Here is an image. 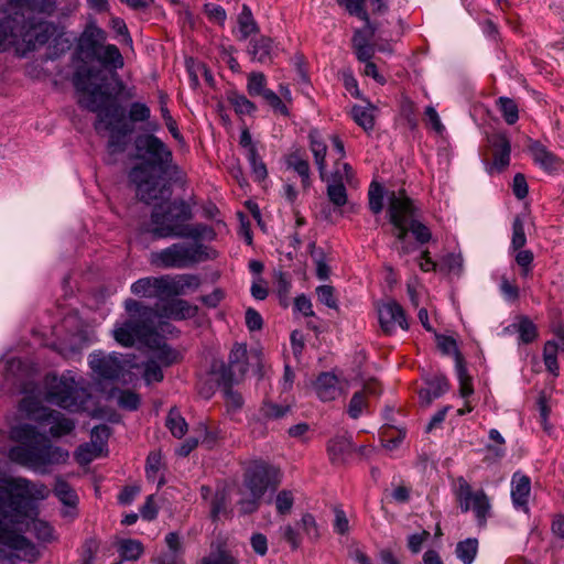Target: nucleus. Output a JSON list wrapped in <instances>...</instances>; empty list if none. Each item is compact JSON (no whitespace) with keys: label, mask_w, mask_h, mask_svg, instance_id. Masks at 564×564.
<instances>
[{"label":"nucleus","mask_w":564,"mask_h":564,"mask_svg":"<svg viewBox=\"0 0 564 564\" xmlns=\"http://www.w3.org/2000/svg\"><path fill=\"white\" fill-rule=\"evenodd\" d=\"M128 317L118 321L112 329L115 340L124 347H131L141 341L147 346L155 344V356L164 364L172 365L178 359V352L172 349L162 337L158 335L154 318H169L182 321L192 318L197 314V306L185 300H171L155 307L143 305L133 299L124 301Z\"/></svg>","instance_id":"nucleus-1"},{"label":"nucleus","mask_w":564,"mask_h":564,"mask_svg":"<svg viewBox=\"0 0 564 564\" xmlns=\"http://www.w3.org/2000/svg\"><path fill=\"white\" fill-rule=\"evenodd\" d=\"M135 149L142 162L131 169L129 178L135 186L137 196L147 204L165 198L169 188L164 175L172 166V151L154 134L138 137Z\"/></svg>","instance_id":"nucleus-2"},{"label":"nucleus","mask_w":564,"mask_h":564,"mask_svg":"<svg viewBox=\"0 0 564 564\" xmlns=\"http://www.w3.org/2000/svg\"><path fill=\"white\" fill-rule=\"evenodd\" d=\"M101 70L93 67H80L74 76V86L80 97L79 105L89 111L97 113L95 130L98 133L110 132L108 150L110 153H121L126 149V135L129 130L126 128L117 129L115 120L117 118L113 109L107 106L108 95L102 90Z\"/></svg>","instance_id":"nucleus-3"},{"label":"nucleus","mask_w":564,"mask_h":564,"mask_svg":"<svg viewBox=\"0 0 564 564\" xmlns=\"http://www.w3.org/2000/svg\"><path fill=\"white\" fill-rule=\"evenodd\" d=\"M4 521L17 525L24 524L25 530L33 533L41 542L50 543L57 539L55 530L48 522L22 514L11 492L0 486V543L19 552V556L23 560L30 562L36 560L39 553L34 544L23 535L3 528Z\"/></svg>","instance_id":"nucleus-4"},{"label":"nucleus","mask_w":564,"mask_h":564,"mask_svg":"<svg viewBox=\"0 0 564 564\" xmlns=\"http://www.w3.org/2000/svg\"><path fill=\"white\" fill-rule=\"evenodd\" d=\"M10 437L21 443L10 449V459L36 473L46 474L51 465L63 464L68 458L67 451L53 446L44 434L30 424L13 426Z\"/></svg>","instance_id":"nucleus-5"},{"label":"nucleus","mask_w":564,"mask_h":564,"mask_svg":"<svg viewBox=\"0 0 564 564\" xmlns=\"http://www.w3.org/2000/svg\"><path fill=\"white\" fill-rule=\"evenodd\" d=\"M388 199V216L397 238L395 248L401 256L411 253L415 247L406 242L408 232L411 231L419 242L425 243L431 239V231L417 219L416 208L403 189L391 192Z\"/></svg>","instance_id":"nucleus-6"},{"label":"nucleus","mask_w":564,"mask_h":564,"mask_svg":"<svg viewBox=\"0 0 564 564\" xmlns=\"http://www.w3.org/2000/svg\"><path fill=\"white\" fill-rule=\"evenodd\" d=\"M217 258V251L203 242H175L152 252L150 262L163 269H187Z\"/></svg>","instance_id":"nucleus-7"},{"label":"nucleus","mask_w":564,"mask_h":564,"mask_svg":"<svg viewBox=\"0 0 564 564\" xmlns=\"http://www.w3.org/2000/svg\"><path fill=\"white\" fill-rule=\"evenodd\" d=\"M107 33L96 24H88L79 39V50L89 59L97 61L110 72L123 67L124 61L119 48L106 44Z\"/></svg>","instance_id":"nucleus-8"},{"label":"nucleus","mask_w":564,"mask_h":564,"mask_svg":"<svg viewBox=\"0 0 564 564\" xmlns=\"http://www.w3.org/2000/svg\"><path fill=\"white\" fill-rule=\"evenodd\" d=\"M193 217L191 206L183 199L173 200L166 206H156L151 214V232L155 238H180L177 232L186 227Z\"/></svg>","instance_id":"nucleus-9"},{"label":"nucleus","mask_w":564,"mask_h":564,"mask_svg":"<svg viewBox=\"0 0 564 564\" xmlns=\"http://www.w3.org/2000/svg\"><path fill=\"white\" fill-rule=\"evenodd\" d=\"M88 398L87 389L69 373L48 379L46 400L52 404L77 412L85 406Z\"/></svg>","instance_id":"nucleus-10"},{"label":"nucleus","mask_w":564,"mask_h":564,"mask_svg":"<svg viewBox=\"0 0 564 564\" xmlns=\"http://www.w3.org/2000/svg\"><path fill=\"white\" fill-rule=\"evenodd\" d=\"M280 482L279 470L263 463L252 465L245 475V487L250 498L239 501L243 513H251L257 510L259 500L269 488H275Z\"/></svg>","instance_id":"nucleus-11"},{"label":"nucleus","mask_w":564,"mask_h":564,"mask_svg":"<svg viewBox=\"0 0 564 564\" xmlns=\"http://www.w3.org/2000/svg\"><path fill=\"white\" fill-rule=\"evenodd\" d=\"M454 495L462 512L471 511L479 528H485L492 516L489 497L482 490H474L464 477H458L454 484Z\"/></svg>","instance_id":"nucleus-12"},{"label":"nucleus","mask_w":564,"mask_h":564,"mask_svg":"<svg viewBox=\"0 0 564 564\" xmlns=\"http://www.w3.org/2000/svg\"><path fill=\"white\" fill-rule=\"evenodd\" d=\"M20 410L25 412L31 420L51 424L50 434L53 437L67 435L75 427L73 420L57 411L42 406L33 397L23 398L20 402Z\"/></svg>","instance_id":"nucleus-13"},{"label":"nucleus","mask_w":564,"mask_h":564,"mask_svg":"<svg viewBox=\"0 0 564 564\" xmlns=\"http://www.w3.org/2000/svg\"><path fill=\"white\" fill-rule=\"evenodd\" d=\"M88 362L93 372L100 379L123 383L131 379V375L127 372V368L130 367L129 361L116 352L94 351L89 355Z\"/></svg>","instance_id":"nucleus-14"},{"label":"nucleus","mask_w":564,"mask_h":564,"mask_svg":"<svg viewBox=\"0 0 564 564\" xmlns=\"http://www.w3.org/2000/svg\"><path fill=\"white\" fill-rule=\"evenodd\" d=\"M247 91L251 97L261 96L276 112L288 115V108L281 98L267 88V78L263 73L252 72L248 75Z\"/></svg>","instance_id":"nucleus-15"},{"label":"nucleus","mask_w":564,"mask_h":564,"mask_svg":"<svg viewBox=\"0 0 564 564\" xmlns=\"http://www.w3.org/2000/svg\"><path fill=\"white\" fill-rule=\"evenodd\" d=\"M378 316L381 329L386 334H392L397 327L404 330L409 328L403 308L394 301H388L379 305Z\"/></svg>","instance_id":"nucleus-16"},{"label":"nucleus","mask_w":564,"mask_h":564,"mask_svg":"<svg viewBox=\"0 0 564 564\" xmlns=\"http://www.w3.org/2000/svg\"><path fill=\"white\" fill-rule=\"evenodd\" d=\"M247 370V346L243 344H235L229 354L228 369H225L221 376V381L226 386L238 382L243 378Z\"/></svg>","instance_id":"nucleus-17"},{"label":"nucleus","mask_w":564,"mask_h":564,"mask_svg":"<svg viewBox=\"0 0 564 564\" xmlns=\"http://www.w3.org/2000/svg\"><path fill=\"white\" fill-rule=\"evenodd\" d=\"M8 10L0 12V30L7 25H15L31 15L32 7L36 6L35 0H7Z\"/></svg>","instance_id":"nucleus-18"},{"label":"nucleus","mask_w":564,"mask_h":564,"mask_svg":"<svg viewBox=\"0 0 564 564\" xmlns=\"http://www.w3.org/2000/svg\"><path fill=\"white\" fill-rule=\"evenodd\" d=\"M55 496L64 505L61 513L65 519L73 520L77 517L78 496L68 482L57 478L53 489Z\"/></svg>","instance_id":"nucleus-19"},{"label":"nucleus","mask_w":564,"mask_h":564,"mask_svg":"<svg viewBox=\"0 0 564 564\" xmlns=\"http://www.w3.org/2000/svg\"><path fill=\"white\" fill-rule=\"evenodd\" d=\"M278 47L274 45L273 40L261 35L256 39H251L248 46V54L252 61L269 64L276 56Z\"/></svg>","instance_id":"nucleus-20"},{"label":"nucleus","mask_w":564,"mask_h":564,"mask_svg":"<svg viewBox=\"0 0 564 564\" xmlns=\"http://www.w3.org/2000/svg\"><path fill=\"white\" fill-rule=\"evenodd\" d=\"M131 292L139 297L164 300L162 276L139 279L132 283Z\"/></svg>","instance_id":"nucleus-21"},{"label":"nucleus","mask_w":564,"mask_h":564,"mask_svg":"<svg viewBox=\"0 0 564 564\" xmlns=\"http://www.w3.org/2000/svg\"><path fill=\"white\" fill-rule=\"evenodd\" d=\"M492 147V166L491 170L502 171L510 163L511 145L508 138L503 134H497L491 139Z\"/></svg>","instance_id":"nucleus-22"},{"label":"nucleus","mask_w":564,"mask_h":564,"mask_svg":"<svg viewBox=\"0 0 564 564\" xmlns=\"http://www.w3.org/2000/svg\"><path fill=\"white\" fill-rule=\"evenodd\" d=\"M531 492V480L528 476L516 473L511 480V497L517 508L527 509Z\"/></svg>","instance_id":"nucleus-23"},{"label":"nucleus","mask_w":564,"mask_h":564,"mask_svg":"<svg viewBox=\"0 0 564 564\" xmlns=\"http://www.w3.org/2000/svg\"><path fill=\"white\" fill-rule=\"evenodd\" d=\"M310 149L314 156V162L318 169L319 176L324 180L326 174V153L327 144L323 135L317 130H312L308 134Z\"/></svg>","instance_id":"nucleus-24"},{"label":"nucleus","mask_w":564,"mask_h":564,"mask_svg":"<svg viewBox=\"0 0 564 564\" xmlns=\"http://www.w3.org/2000/svg\"><path fill=\"white\" fill-rule=\"evenodd\" d=\"M449 389L447 379L444 376H435L427 382L426 388L419 391V399L422 405H430L433 400L443 395Z\"/></svg>","instance_id":"nucleus-25"},{"label":"nucleus","mask_w":564,"mask_h":564,"mask_svg":"<svg viewBox=\"0 0 564 564\" xmlns=\"http://www.w3.org/2000/svg\"><path fill=\"white\" fill-rule=\"evenodd\" d=\"M315 389L318 398L322 401H332L339 397L340 388L338 386V379L336 376L324 372L318 376Z\"/></svg>","instance_id":"nucleus-26"},{"label":"nucleus","mask_w":564,"mask_h":564,"mask_svg":"<svg viewBox=\"0 0 564 564\" xmlns=\"http://www.w3.org/2000/svg\"><path fill=\"white\" fill-rule=\"evenodd\" d=\"M14 488L28 499L44 500L50 495V489L42 482H33L24 478L14 481Z\"/></svg>","instance_id":"nucleus-27"},{"label":"nucleus","mask_w":564,"mask_h":564,"mask_svg":"<svg viewBox=\"0 0 564 564\" xmlns=\"http://www.w3.org/2000/svg\"><path fill=\"white\" fill-rule=\"evenodd\" d=\"M327 452L334 464H341L351 454L352 443L348 437H334L327 444Z\"/></svg>","instance_id":"nucleus-28"},{"label":"nucleus","mask_w":564,"mask_h":564,"mask_svg":"<svg viewBox=\"0 0 564 564\" xmlns=\"http://www.w3.org/2000/svg\"><path fill=\"white\" fill-rule=\"evenodd\" d=\"M564 354V338H558L557 340H549L543 350V359L546 369L553 373L557 375L558 365H557V356Z\"/></svg>","instance_id":"nucleus-29"},{"label":"nucleus","mask_w":564,"mask_h":564,"mask_svg":"<svg viewBox=\"0 0 564 564\" xmlns=\"http://www.w3.org/2000/svg\"><path fill=\"white\" fill-rule=\"evenodd\" d=\"M258 32V25L254 21L251 10L246 4L242 7L241 12L239 13L237 18V31L236 35L238 40L245 41L247 40L251 34H254Z\"/></svg>","instance_id":"nucleus-30"},{"label":"nucleus","mask_w":564,"mask_h":564,"mask_svg":"<svg viewBox=\"0 0 564 564\" xmlns=\"http://www.w3.org/2000/svg\"><path fill=\"white\" fill-rule=\"evenodd\" d=\"M288 167L294 170L302 180L304 191L311 187L310 164L300 152L291 153L286 159Z\"/></svg>","instance_id":"nucleus-31"},{"label":"nucleus","mask_w":564,"mask_h":564,"mask_svg":"<svg viewBox=\"0 0 564 564\" xmlns=\"http://www.w3.org/2000/svg\"><path fill=\"white\" fill-rule=\"evenodd\" d=\"M376 108L371 104L365 106L355 105L351 107L350 115L352 120L365 131H371L375 127Z\"/></svg>","instance_id":"nucleus-32"},{"label":"nucleus","mask_w":564,"mask_h":564,"mask_svg":"<svg viewBox=\"0 0 564 564\" xmlns=\"http://www.w3.org/2000/svg\"><path fill=\"white\" fill-rule=\"evenodd\" d=\"M180 238L191 239L192 242H202V240H213L216 236L214 229L205 224H186L182 231L177 232Z\"/></svg>","instance_id":"nucleus-33"},{"label":"nucleus","mask_w":564,"mask_h":564,"mask_svg":"<svg viewBox=\"0 0 564 564\" xmlns=\"http://www.w3.org/2000/svg\"><path fill=\"white\" fill-rule=\"evenodd\" d=\"M227 100L238 116H252L257 111V106L237 90L228 91Z\"/></svg>","instance_id":"nucleus-34"},{"label":"nucleus","mask_w":564,"mask_h":564,"mask_svg":"<svg viewBox=\"0 0 564 564\" xmlns=\"http://www.w3.org/2000/svg\"><path fill=\"white\" fill-rule=\"evenodd\" d=\"M533 160L544 170H554L557 164L556 156L550 152L544 145L539 142H534L530 147Z\"/></svg>","instance_id":"nucleus-35"},{"label":"nucleus","mask_w":564,"mask_h":564,"mask_svg":"<svg viewBox=\"0 0 564 564\" xmlns=\"http://www.w3.org/2000/svg\"><path fill=\"white\" fill-rule=\"evenodd\" d=\"M149 347L153 351V357L150 360H148L144 365L143 378L147 381V383L160 382L163 380V372L159 362L162 364L163 366L165 365L155 356V344L152 343V345Z\"/></svg>","instance_id":"nucleus-36"},{"label":"nucleus","mask_w":564,"mask_h":564,"mask_svg":"<svg viewBox=\"0 0 564 564\" xmlns=\"http://www.w3.org/2000/svg\"><path fill=\"white\" fill-rule=\"evenodd\" d=\"M478 551V540L468 538L456 545L455 553L464 564H471Z\"/></svg>","instance_id":"nucleus-37"},{"label":"nucleus","mask_w":564,"mask_h":564,"mask_svg":"<svg viewBox=\"0 0 564 564\" xmlns=\"http://www.w3.org/2000/svg\"><path fill=\"white\" fill-rule=\"evenodd\" d=\"M166 427L173 436L181 438L187 432V423L176 409H171L166 417Z\"/></svg>","instance_id":"nucleus-38"},{"label":"nucleus","mask_w":564,"mask_h":564,"mask_svg":"<svg viewBox=\"0 0 564 564\" xmlns=\"http://www.w3.org/2000/svg\"><path fill=\"white\" fill-rule=\"evenodd\" d=\"M118 551L126 561H135L143 553V545L138 540L126 539L119 542Z\"/></svg>","instance_id":"nucleus-39"},{"label":"nucleus","mask_w":564,"mask_h":564,"mask_svg":"<svg viewBox=\"0 0 564 564\" xmlns=\"http://www.w3.org/2000/svg\"><path fill=\"white\" fill-rule=\"evenodd\" d=\"M327 197L336 207L346 205L348 197L345 184L330 178L327 185Z\"/></svg>","instance_id":"nucleus-40"},{"label":"nucleus","mask_w":564,"mask_h":564,"mask_svg":"<svg viewBox=\"0 0 564 564\" xmlns=\"http://www.w3.org/2000/svg\"><path fill=\"white\" fill-rule=\"evenodd\" d=\"M456 373L459 381V394L466 399L473 394L474 388L460 355H457Z\"/></svg>","instance_id":"nucleus-41"},{"label":"nucleus","mask_w":564,"mask_h":564,"mask_svg":"<svg viewBox=\"0 0 564 564\" xmlns=\"http://www.w3.org/2000/svg\"><path fill=\"white\" fill-rule=\"evenodd\" d=\"M101 452V445H98L96 442H91L79 446L75 455L79 464L86 465L99 457Z\"/></svg>","instance_id":"nucleus-42"},{"label":"nucleus","mask_w":564,"mask_h":564,"mask_svg":"<svg viewBox=\"0 0 564 564\" xmlns=\"http://www.w3.org/2000/svg\"><path fill=\"white\" fill-rule=\"evenodd\" d=\"M497 104L506 122L508 124L516 123L517 120L519 119L517 104L508 97H500Z\"/></svg>","instance_id":"nucleus-43"},{"label":"nucleus","mask_w":564,"mask_h":564,"mask_svg":"<svg viewBox=\"0 0 564 564\" xmlns=\"http://www.w3.org/2000/svg\"><path fill=\"white\" fill-rule=\"evenodd\" d=\"M162 280L164 299L184 295L181 282V274H176L174 276L162 275Z\"/></svg>","instance_id":"nucleus-44"},{"label":"nucleus","mask_w":564,"mask_h":564,"mask_svg":"<svg viewBox=\"0 0 564 564\" xmlns=\"http://www.w3.org/2000/svg\"><path fill=\"white\" fill-rule=\"evenodd\" d=\"M368 409V399L365 397L364 392H355L349 401L347 413L348 415L356 420L358 419L364 411Z\"/></svg>","instance_id":"nucleus-45"},{"label":"nucleus","mask_w":564,"mask_h":564,"mask_svg":"<svg viewBox=\"0 0 564 564\" xmlns=\"http://www.w3.org/2000/svg\"><path fill=\"white\" fill-rule=\"evenodd\" d=\"M365 1L366 0H337L338 4L344 7L349 14L359 18L364 22H368L370 19L365 9Z\"/></svg>","instance_id":"nucleus-46"},{"label":"nucleus","mask_w":564,"mask_h":564,"mask_svg":"<svg viewBox=\"0 0 564 564\" xmlns=\"http://www.w3.org/2000/svg\"><path fill=\"white\" fill-rule=\"evenodd\" d=\"M247 159L250 163L254 181H263L268 175V171L265 164L259 158L257 149H250V153H247Z\"/></svg>","instance_id":"nucleus-47"},{"label":"nucleus","mask_w":564,"mask_h":564,"mask_svg":"<svg viewBox=\"0 0 564 564\" xmlns=\"http://www.w3.org/2000/svg\"><path fill=\"white\" fill-rule=\"evenodd\" d=\"M527 243L524 224L520 216H516L512 223L511 249L519 250Z\"/></svg>","instance_id":"nucleus-48"},{"label":"nucleus","mask_w":564,"mask_h":564,"mask_svg":"<svg viewBox=\"0 0 564 564\" xmlns=\"http://www.w3.org/2000/svg\"><path fill=\"white\" fill-rule=\"evenodd\" d=\"M369 208L373 214H379L383 208V187L372 182L368 192Z\"/></svg>","instance_id":"nucleus-49"},{"label":"nucleus","mask_w":564,"mask_h":564,"mask_svg":"<svg viewBox=\"0 0 564 564\" xmlns=\"http://www.w3.org/2000/svg\"><path fill=\"white\" fill-rule=\"evenodd\" d=\"M366 25L362 29H358L354 32V36L351 39V46L356 47L359 45H371V40L375 35V28L371 24L370 20L365 22Z\"/></svg>","instance_id":"nucleus-50"},{"label":"nucleus","mask_w":564,"mask_h":564,"mask_svg":"<svg viewBox=\"0 0 564 564\" xmlns=\"http://www.w3.org/2000/svg\"><path fill=\"white\" fill-rule=\"evenodd\" d=\"M128 117L132 122H144L151 117V109L144 102L135 101L129 107Z\"/></svg>","instance_id":"nucleus-51"},{"label":"nucleus","mask_w":564,"mask_h":564,"mask_svg":"<svg viewBox=\"0 0 564 564\" xmlns=\"http://www.w3.org/2000/svg\"><path fill=\"white\" fill-rule=\"evenodd\" d=\"M332 180L343 182L347 185H354V170L348 163H336V169L332 174Z\"/></svg>","instance_id":"nucleus-52"},{"label":"nucleus","mask_w":564,"mask_h":564,"mask_svg":"<svg viewBox=\"0 0 564 564\" xmlns=\"http://www.w3.org/2000/svg\"><path fill=\"white\" fill-rule=\"evenodd\" d=\"M118 404L122 409L134 411L139 408L140 398L137 393L129 390H120L118 395Z\"/></svg>","instance_id":"nucleus-53"},{"label":"nucleus","mask_w":564,"mask_h":564,"mask_svg":"<svg viewBox=\"0 0 564 564\" xmlns=\"http://www.w3.org/2000/svg\"><path fill=\"white\" fill-rule=\"evenodd\" d=\"M318 301L329 308H337V299L335 297V290L330 285H321L316 289Z\"/></svg>","instance_id":"nucleus-54"},{"label":"nucleus","mask_w":564,"mask_h":564,"mask_svg":"<svg viewBox=\"0 0 564 564\" xmlns=\"http://www.w3.org/2000/svg\"><path fill=\"white\" fill-rule=\"evenodd\" d=\"M294 497L289 490H282L278 494L275 499V507L280 514H288L293 507Z\"/></svg>","instance_id":"nucleus-55"},{"label":"nucleus","mask_w":564,"mask_h":564,"mask_svg":"<svg viewBox=\"0 0 564 564\" xmlns=\"http://www.w3.org/2000/svg\"><path fill=\"white\" fill-rule=\"evenodd\" d=\"M202 564H237V561L228 552L218 551L204 557Z\"/></svg>","instance_id":"nucleus-56"},{"label":"nucleus","mask_w":564,"mask_h":564,"mask_svg":"<svg viewBox=\"0 0 564 564\" xmlns=\"http://www.w3.org/2000/svg\"><path fill=\"white\" fill-rule=\"evenodd\" d=\"M289 411V406L264 402L261 406V413L267 419H280Z\"/></svg>","instance_id":"nucleus-57"},{"label":"nucleus","mask_w":564,"mask_h":564,"mask_svg":"<svg viewBox=\"0 0 564 564\" xmlns=\"http://www.w3.org/2000/svg\"><path fill=\"white\" fill-rule=\"evenodd\" d=\"M301 524L303 528V531L311 540H317L319 538L318 527L315 521V518L310 514L305 513L303 514L301 519Z\"/></svg>","instance_id":"nucleus-58"},{"label":"nucleus","mask_w":564,"mask_h":564,"mask_svg":"<svg viewBox=\"0 0 564 564\" xmlns=\"http://www.w3.org/2000/svg\"><path fill=\"white\" fill-rule=\"evenodd\" d=\"M437 347L442 350V352L446 355L454 354L455 361L457 362V355H460L457 350V345L454 338L444 335H437Z\"/></svg>","instance_id":"nucleus-59"},{"label":"nucleus","mask_w":564,"mask_h":564,"mask_svg":"<svg viewBox=\"0 0 564 564\" xmlns=\"http://www.w3.org/2000/svg\"><path fill=\"white\" fill-rule=\"evenodd\" d=\"M334 530L338 534H346L349 531V521L345 511L340 508L334 509Z\"/></svg>","instance_id":"nucleus-60"},{"label":"nucleus","mask_w":564,"mask_h":564,"mask_svg":"<svg viewBox=\"0 0 564 564\" xmlns=\"http://www.w3.org/2000/svg\"><path fill=\"white\" fill-rule=\"evenodd\" d=\"M205 13L210 21L219 24H223L227 18L225 9L221 6L214 3L205 4Z\"/></svg>","instance_id":"nucleus-61"},{"label":"nucleus","mask_w":564,"mask_h":564,"mask_svg":"<svg viewBox=\"0 0 564 564\" xmlns=\"http://www.w3.org/2000/svg\"><path fill=\"white\" fill-rule=\"evenodd\" d=\"M182 289L184 295L195 292L200 286V279L196 274L183 273L181 274Z\"/></svg>","instance_id":"nucleus-62"},{"label":"nucleus","mask_w":564,"mask_h":564,"mask_svg":"<svg viewBox=\"0 0 564 564\" xmlns=\"http://www.w3.org/2000/svg\"><path fill=\"white\" fill-rule=\"evenodd\" d=\"M513 194L518 199H523L527 197L529 188L528 183L523 174L518 173L513 177Z\"/></svg>","instance_id":"nucleus-63"},{"label":"nucleus","mask_w":564,"mask_h":564,"mask_svg":"<svg viewBox=\"0 0 564 564\" xmlns=\"http://www.w3.org/2000/svg\"><path fill=\"white\" fill-rule=\"evenodd\" d=\"M519 335L523 343H531L536 336V329L533 323L528 319L522 321L519 325Z\"/></svg>","instance_id":"nucleus-64"}]
</instances>
